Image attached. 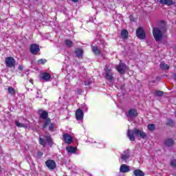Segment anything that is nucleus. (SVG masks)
<instances>
[{
    "mask_svg": "<svg viewBox=\"0 0 176 176\" xmlns=\"http://www.w3.org/2000/svg\"><path fill=\"white\" fill-rule=\"evenodd\" d=\"M54 129V124H50L49 126V130L50 131H53Z\"/></svg>",
    "mask_w": 176,
    "mask_h": 176,
    "instance_id": "obj_34",
    "label": "nucleus"
},
{
    "mask_svg": "<svg viewBox=\"0 0 176 176\" xmlns=\"http://www.w3.org/2000/svg\"><path fill=\"white\" fill-rule=\"evenodd\" d=\"M166 124L168 126H173V120H168Z\"/></svg>",
    "mask_w": 176,
    "mask_h": 176,
    "instance_id": "obj_35",
    "label": "nucleus"
},
{
    "mask_svg": "<svg viewBox=\"0 0 176 176\" xmlns=\"http://www.w3.org/2000/svg\"><path fill=\"white\" fill-rule=\"evenodd\" d=\"M129 154H122V155H121V159H122V160L126 161V160H127V159H129Z\"/></svg>",
    "mask_w": 176,
    "mask_h": 176,
    "instance_id": "obj_29",
    "label": "nucleus"
},
{
    "mask_svg": "<svg viewBox=\"0 0 176 176\" xmlns=\"http://www.w3.org/2000/svg\"><path fill=\"white\" fill-rule=\"evenodd\" d=\"M90 83H91V82L90 80H89L85 81V82H84V84H85V86H89Z\"/></svg>",
    "mask_w": 176,
    "mask_h": 176,
    "instance_id": "obj_36",
    "label": "nucleus"
},
{
    "mask_svg": "<svg viewBox=\"0 0 176 176\" xmlns=\"http://www.w3.org/2000/svg\"><path fill=\"white\" fill-rule=\"evenodd\" d=\"M121 37L122 39H127L129 38V31L127 30H122L121 31Z\"/></svg>",
    "mask_w": 176,
    "mask_h": 176,
    "instance_id": "obj_18",
    "label": "nucleus"
},
{
    "mask_svg": "<svg viewBox=\"0 0 176 176\" xmlns=\"http://www.w3.org/2000/svg\"><path fill=\"white\" fill-rule=\"evenodd\" d=\"M160 68H161V69H163V70H167V69H170V66L166 64L165 63L162 62L160 64Z\"/></svg>",
    "mask_w": 176,
    "mask_h": 176,
    "instance_id": "obj_20",
    "label": "nucleus"
},
{
    "mask_svg": "<svg viewBox=\"0 0 176 176\" xmlns=\"http://www.w3.org/2000/svg\"><path fill=\"white\" fill-rule=\"evenodd\" d=\"M48 116H49V113L45 111H43L42 113L40 115V118L41 119H43L44 120H46Z\"/></svg>",
    "mask_w": 176,
    "mask_h": 176,
    "instance_id": "obj_24",
    "label": "nucleus"
},
{
    "mask_svg": "<svg viewBox=\"0 0 176 176\" xmlns=\"http://www.w3.org/2000/svg\"><path fill=\"white\" fill-rule=\"evenodd\" d=\"M32 54H38L39 53V46L36 44H32L30 47Z\"/></svg>",
    "mask_w": 176,
    "mask_h": 176,
    "instance_id": "obj_10",
    "label": "nucleus"
},
{
    "mask_svg": "<svg viewBox=\"0 0 176 176\" xmlns=\"http://www.w3.org/2000/svg\"><path fill=\"white\" fill-rule=\"evenodd\" d=\"M83 111L80 109H78L76 111V118L77 120H82L83 119Z\"/></svg>",
    "mask_w": 176,
    "mask_h": 176,
    "instance_id": "obj_14",
    "label": "nucleus"
},
{
    "mask_svg": "<svg viewBox=\"0 0 176 176\" xmlns=\"http://www.w3.org/2000/svg\"><path fill=\"white\" fill-rule=\"evenodd\" d=\"M40 78L43 80H45V82H49V80L52 79V76L49 73L43 72L40 74Z\"/></svg>",
    "mask_w": 176,
    "mask_h": 176,
    "instance_id": "obj_11",
    "label": "nucleus"
},
{
    "mask_svg": "<svg viewBox=\"0 0 176 176\" xmlns=\"http://www.w3.org/2000/svg\"><path fill=\"white\" fill-rule=\"evenodd\" d=\"M65 45L67 47H73L74 46V43L71 40H65Z\"/></svg>",
    "mask_w": 176,
    "mask_h": 176,
    "instance_id": "obj_25",
    "label": "nucleus"
},
{
    "mask_svg": "<svg viewBox=\"0 0 176 176\" xmlns=\"http://www.w3.org/2000/svg\"><path fill=\"white\" fill-rule=\"evenodd\" d=\"M49 124H50V119H47L45 124L43 126V129H46V127H47Z\"/></svg>",
    "mask_w": 176,
    "mask_h": 176,
    "instance_id": "obj_31",
    "label": "nucleus"
},
{
    "mask_svg": "<svg viewBox=\"0 0 176 176\" xmlns=\"http://www.w3.org/2000/svg\"><path fill=\"white\" fill-rule=\"evenodd\" d=\"M1 0H0V3H1Z\"/></svg>",
    "mask_w": 176,
    "mask_h": 176,
    "instance_id": "obj_40",
    "label": "nucleus"
},
{
    "mask_svg": "<svg viewBox=\"0 0 176 176\" xmlns=\"http://www.w3.org/2000/svg\"><path fill=\"white\" fill-rule=\"evenodd\" d=\"M72 2L76 3V2H78V0H72Z\"/></svg>",
    "mask_w": 176,
    "mask_h": 176,
    "instance_id": "obj_39",
    "label": "nucleus"
},
{
    "mask_svg": "<svg viewBox=\"0 0 176 176\" xmlns=\"http://www.w3.org/2000/svg\"><path fill=\"white\" fill-rule=\"evenodd\" d=\"M6 67H8L10 68H12L13 67H14V65H16V60H14V58L13 57H7L6 58Z\"/></svg>",
    "mask_w": 176,
    "mask_h": 176,
    "instance_id": "obj_4",
    "label": "nucleus"
},
{
    "mask_svg": "<svg viewBox=\"0 0 176 176\" xmlns=\"http://www.w3.org/2000/svg\"><path fill=\"white\" fill-rule=\"evenodd\" d=\"M8 91L10 96H16V89H14V88L12 87H9L8 88Z\"/></svg>",
    "mask_w": 176,
    "mask_h": 176,
    "instance_id": "obj_23",
    "label": "nucleus"
},
{
    "mask_svg": "<svg viewBox=\"0 0 176 176\" xmlns=\"http://www.w3.org/2000/svg\"><path fill=\"white\" fill-rule=\"evenodd\" d=\"M126 116L127 118L134 119V118H137V116H138V113L137 112V110H135V109H131L129 110Z\"/></svg>",
    "mask_w": 176,
    "mask_h": 176,
    "instance_id": "obj_8",
    "label": "nucleus"
},
{
    "mask_svg": "<svg viewBox=\"0 0 176 176\" xmlns=\"http://www.w3.org/2000/svg\"><path fill=\"white\" fill-rule=\"evenodd\" d=\"M66 151L68 153H76L77 148L74 146H69L66 148Z\"/></svg>",
    "mask_w": 176,
    "mask_h": 176,
    "instance_id": "obj_19",
    "label": "nucleus"
},
{
    "mask_svg": "<svg viewBox=\"0 0 176 176\" xmlns=\"http://www.w3.org/2000/svg\"><path fill=\"white\" fill-rule=\"evenodd\" d=\"M28 120H27L25 118H22V121L20 120H16L15 121V125L17 127H21L23 129H28Z\"/></svg>",
    "mask_w": 176,
    "mask_h": 176,
    "instance_id": "obj_3",
    "label": "nucleus"
},
{
    "mask_svg": "<svg viewBox=\"0 0 176 176\" xmlns=\"http://www.w3.org/2000/svg\"><path fill=\"white\" fill-rule=\"evenodd\" d=\"M163 32H164V27H156L153 29V35L157 42L162 41Z\"/></svg>",
    "mask_w": 176,
    "mask_h": 176,
    "instance_id": "obj_2",
    "label": "nucleus"
},
{
    "mask_svg": "<svg viewBox=\"0 0 176 176\" xmlns=\"http://www.w3.org/2000/svg\"><path fill=\"white\" fill-rule=\"evenodd\" d=\"M47 142H48L49 145L52 146L53 145V142L52 141V137L46 136Z\"/></svg>",
    "mask_w": 176,
    "mask_h": 176,
    "instance_id": "obj_27",
    "label": "nucleus"
},
{
    "mask_svg": "<svg viewBox=\"0 0 176 176\" xmlns=\"http://www.w3.org/2000/svg\"><path fill=\"white\" fill-rule=\"evenodd\" d=\"M18 69H19V71H23V65H20L18 67Z\"/></svg>",
    "mask_w": 176,
    "mask_h": 176,
    "instance_id": "obj_38",
    "label": "nucleus"
},
{
    "mask_svg": "<svg viewBox=\"0 0 176 176\" xmlns=\"http://www.w3.org/2000/svg\"><path fill=\"white\" fill-rule=\"evenodd\" d=\"M164 92L162 91H155V96L157 97H162L163 96Z\"/></svg>",
    "mask_w": 176,
    "mask_h": 176,
    "instance_id": "obj_30",
    "label": "nucleus"
},
{
    "mask_svg": "<svg viewBox=\"0 0 176 176\" xmlns=\"http://www.w3.org/2000/svg\"><path fill=\"white\" fill-rule=\"evenodd\" d=\"M133 174L135 176H144L145 175V173H144V172H142V170H141L140 169L135 170L133 171Z\"/></svg>",
    "mask_w": 176,
    "mask_h": 176,
    "instance_id": "obj_21",
    "label": "nucleus"
},
{
    "mask_svg": "<svg viewBox=\"0 0 176 176\" xmlns=\"http://www.w3.org/2000/svg\"><path fill=\"white\" fill-rule=\"evenodd\" d=\"M170 166H172V167H176V160H172L170 161Z\"/></svg>",
    "mask_w": 176,
    "mask_h": 176,
    "instance_id": "obj_33",
    "label": "nucleus"
},
{
    "mask_svg": "<svg viewBox=\"0 0 176 176\" xmlns=\"http://www.w3.org/2000/svg\"><path fill=\"white\" fill-rule=\"evenodd\" d=\"M120 173H129L130 171V167L126 164H122L120 168Z\"/></svg>",
    "mask_w": 176,
    "mask_h": 176,
    "instance_id": "obj_15",
    "label": "nucleus"
},
{
    "mask_svg": "<svg viewBox=\"0 0 176 176\" xmlns=\"http://www.w3.org/2000/svg\"><path fill=\"white\" fill-rule=\"evenodd\" d=\"M147 129L150 131H154V130L156 129V126H155V124H150L147 126Z\"/></svg>",
    "mask_w": 176,
    "mask_h": 176,
    "instance_id": "obj_26",
    "label": "nucleus"
},
{
    "mask_svg": "<svg viewBox=\"0 0 176 176\" xmlns=\"http://www.w3.org/2000/svg\"><path fill=\"white\" fill-rule=\"evenodd\" d=\"M159 3L161 5H166V6H172V5H175V1L173 0H159Z\"/></svg>",
    "mask_w": 176,
    "mask_h": 176,
    "instance_id": "obj_13",
    "label": "nucleus"
},
{
    "mask_svg": "<svg viewBox=\"0 0 176 176\" xmlns=\"http://www.w3.org/2000/svg\"><path fill=\"white\" fill-rule=\"evenodd\" d=\"M75 53L78 58H83V50L78 48L76 50Z\"/></svg>",
    "mask_w": 176,
    "mask_h": 176,
    "instance_id": "obj_16",
    "label": "nucleus"
},
{
    "mask_svg": "<svg viewBox=\"0 0 176 176\" xmlns=\"http://www.w3.org/2000/svg\"><path fill=\"white\" fill-rule=\"evenodd\" d=\"M46 59H39L37 60L38 64H45L46 63Z\"/></svg>",
    "mask_w": 176,
    "mask_h": 176,
    "instance_id": "obj_32",
    "label": "nucleus"
},
{
    "mask_svg": "<svg viewBox=\"0 0 176 176\" xmlns=\"http://www.w3.org/2000/svg\"><path fill=\"white\" fill-rule=\"evenodd\" d=\"M165 146H173L174 145V140L173 139H166L164 142Z\"/></svg>",
    "mask_w": 176,
    "mask_h": 176,
    "instance_id": "obj_17",
    "label": "nucleus"
},
{
    "mask_svg": "<svg viewBox=\"0 0 176 176\" xmlns=\"http://www.w3.org/2000/svg\"><path fill=\"white\" fill-rule=\"evenodd\" d=\"M126 135L130 141H135V137L138 138H142V140H145L146 138V133L137 128L131 130L128 129Z\"/></svg>",
    "mask_w": 176,
    "mask_h": 176,
    "instance_id": "obj_1",
    "label": "nucleus"
},
{
    "mask_svg": "<svg viewBox=\"0 0 176 176\" xmlns=\"http://www.w3.org/2000/svg\"><path fill=\"white\" fill-rule=\"evenodd\" d=\"M92 52H94L96 56H100V54H101V52L96 46H92Z\"/></svg>",
    "mask_w": 176,
    "mask_h": 176,
    "instance_id": "obj_22",
    "label": "nucleus"
},
{
    "mask_svg": "<svg viewBox=\"0 0 176 176\" xmlns=\"http://www.w3.org/2000/svg\"><path fill=\"white\" fill-rule=\"evenodd\" d=\"M39 143L41 145H43V146H46V140H45L43 138H39Z\"/></svg>",
    "mask_w": 176,
    "mask_h": 176,
    "instance_id": "obj_28",
    "label": "nucleus"
},
{
    "mask_svg": "<svg viewBox=\"0 0 176 176\" xmlns=\"http://www.w3.org/2000/svg\"><path fill=\"white\" fill-rule=\"evenodd\" d=\"M37 155H38V156H40V157H41L43 156V153L39 151V152H38Z\"/></svg>",
    "mask_w": 176,
    "mask_h": 176,
    "instance_id": "obj_37",
    "label": "nucleus"
},
{
    "mask_svg": "<svg viewBox=\"0 0 176 176\" xmlns=\"http://www.w3.org/2000/svg\"><path fill=\"white\" fill-rule=\"evenodd\" d=\"M136 36L139 39H145V32L142 28H138L136 30Z\"/></svg>",
    "mask_w": 176,
    "mask_h": 176,
    "instance_id": "obj_9",
    "label": "nucleus"
},
{
    "mask_svg": "<svg viewBox=\"0 0 176 176\" xmlns=\"http://www.w3.org/2000/svg\"><path fill=\"white\" fill-rule=\"evenodd\" d=\"M105 78L106 79H108L109 80H113V76L112 74V68H109V67L106 66L105 69Z\"/></svg>",
    "mask_w": 176,
    "mask_h": 176,
    "instance_id": "obj_5",
    "label": "nucleus"
},
{
    "mask_svg": "<svg viewBox=\"0 0 176 176\" xmlns=\"http://www.w3.org/2000/svg\"><path fill=\"white\" fill-rule=\"evenodd\" d=\"M116 69L120 74H124L127 71V66L124 63H120L117 67Z\"/></svg>",
    "mask_w": 176,
    "mask_h": 176,
    "instance_id": "obj_7",
    "label": "nucleus"
},
{
    "mask_svg": "<svg viewBox=\"0 0 176 176\" xmlns=\"http://www.w3.org/2000/svg\"><path fill=\"white\" fill-rule=\"evenodd\" d=\"M63 138L65 144H71V142L74 141V138L68 133H64L63 135Z\"/></svg>",
    "mask_w": 176,
    "mask_h": 176,
    "instance_id": "obj_12",
    "label": "nucleus"
},
{
    "mask_svg": "<svg viewBox=\"0 0 176 176\" xmlns=\"http://www.w3.org/2000/svg\"><path fill=\"white\" fill-rule=\"evenodd\" d=\"M45 165L49 168V170H54L57 165L56 164V162L53 160H48L45 162Z\"/></svg>",
    "mask_w": 176,
    "mask_h": 176,
    "instance_id": "obj_6",
    "label": "nucleus"
}]
</instances>
